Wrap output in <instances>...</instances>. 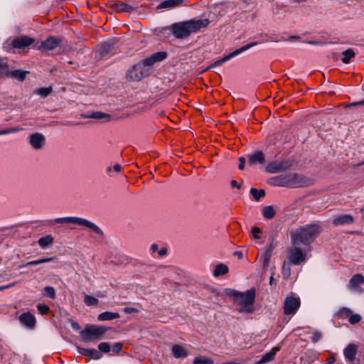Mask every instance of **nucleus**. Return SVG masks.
I'll use <instances>...</instances> for the list:
<instances>
[{"label": "nucleus", "mask_w": 364, "mask_h": 364, "mask_svg": "<svg viewBox=\"0 0 364 364\" xmlns=\"http://www.w3.org/2000/svg\"><path fill=\"white\" fill-rule=\"evenodd\" d=\"M55 259V257H44L41 259V264L42 263H46V262H50Z\"/></svg>", "instance_id": "51"}, {"label": "nucleus", "mask_w": 364, "mask_h": 364, "mask_svg": "<svg viewBox=\"0 0 364 364\" xmlns=\"http://www.w3.org/2000/svg\"><path fill=\"white\" fill-rule=\"evenodd\" d=\"M112 170L117 173H119L122 170V166L119 164H115L113 166V167H107L106 171L107 173H109Z\"/></svg>", "instance_id": "46"}, {"label": "nucleus", "mask_w": 364, "mask_h": 364, "mask_svg": "<svg viewBox=\"0 0 364 364\" xmlns=\"http://www.w3.org/2000/svg\"><path fill=\"white\" fill-rule=\"evenodd\" d=\"M52 92V87H41L39 89L36 90L35 93L43 97H46L48 95H50Z\"/></svg>", "instance_id": "35"}, {"label": "nucleus", "mask_w": 364, "mask_h": 364, "mask_svg": "<svg viewBox=\"0 0 364 364\" xmlns=\"http://www.w3.org/2000/svg\"><path fill=\"white\" fill-rule=\"evenodd\" d=\"M310 43H311V44H317L316 42H310Z\"/></svg>", "instance_id": "61"}, {"label": "nucleus", "mask_w": 364, "mask_h": 364, "mask_svg": "<svg viewBox=\"0 0 364 364\" xmlns=\"http://www.w3.org/2000/svg\"><path fill=\"white\" fill-rule=\"evenodd\" d=\"M343 58L341 59L342 62L345 64H347L350 62V59L354 58L355 53L352 48H348L342 53Z\"/></svg>", "instance_id": "27"}, {"label": "nucleus", "mask_w": 364, "mask_h": 364, "mask_svg": "<svg viewBox=\"0 0 364 364\" xmlns=\"http://www.w3.org/2000/svg\"><path fill=\"white\" fill-rule=\"evenodd\" d=\"M107 331V328L102 326L87 324L80 335L85 343L95 342L101 340Z\"/></svg>", "instance_id": "7"}, {"label": "nucleus", "mask_w": 364, "mask_h": 364, "mask_svg": "<svg viewBox=\"0 0 364 364\" xmlns=\"http://www.w3.org/2000/svg\"><path fill=\"white\" fill-rule=\"evenodd\" d=\"M123 311L126 314H134L139 311L138 309L134 307H125L123 309Z\"/></svg>", "instance_id": "49"}, {"label": "nucleus", "mask_w": 364, "mask_h": 364, "mask_svg": "<svg viewBox=\"0 0 364 364\" xmlns=\"http://www.w3.org/2000/svg\"><path fill=\"white\" fill-rule=\"evenodd\" d=\"M119 314L117 312L105 311L98 315L97 319L100 321H105L119 318Z\"/></svg>", "instance_id": "25"}, {"label": "nucleus", "mask_w": 364, "mask_h": 364, "mask_svg": "<svg viewBox=\"0 0 364 364\" xmlns=\"http://www.w3.org/2000/svg\"><path fill=\"white\" fill-rule=\"evenodd\" d=\"M26 75V72L19 70H13L10 73V75L11 77H14L21 81H22L25 79Z\"/></svg>", "instance_id": "34"}, {"label": "nucleus", "mask_w": 364, "mask_h": 364, "mask_svg": "<svg viewBox=\"0 0 364 364\" xmlns=\"http://www.w3.org/2000/svg\"><path fill=\"white\" fill-rule=\"evenodd\" d=\"M235 255H237L238 257V258L241 259L242 256V253L241 252H236L235 253Z\"/></svg>", "instance_id": "59"}, {"label": "nucleus", "mask_w": 364, "mask_h": 364, "mask_svg": "<svg viewBox=\"0 0 364 364\" xmlns=\"http://www.w3.org/2000/svg\"><path fill=\"white\" fill-rule=\"evenodd\" d=\"M90 117L97 119H104L105 121H109L111 119L109 114L101 112H93Z\"/></svg>", "instance_id": "31"}, {"label": "nucleus", "mask_w": 364, "mask_h": 364, "mask_svg": "<svg viewBox=\"0 0 364 364\" xmlns=\"http://www.w3.org/2000/svg\"><path fill=\"white\" fill-rule=\"evenodd\" d=\"M269 183L276 186L295 188L309 186L312 182L297 174H287L272 178Z\"/></svg>", "instance_id": "5"}, {"label": "nucleus", "mask_w": 364, "mask_h": 364, "mask_svg": "<svg viewBox=\"0 0 364 364\" xmlns=\"http://www.w3.org/2000/svg\"><path fill=\"white\" fill-rule=\"evenodd\" d=\"M84 303L87 306H97L99 303V301L97 298L92 296L88 294H85L84 296Z\"/></svg>", "instance_id": "32"}, {"label": "nucleus", "mask_w": 364, "mask_h": 364, "mask_svg": "<svg viewBox=\"0 0 364 364\" xmlns=\"http://www.w3.org/2000/svg\"><path fill=\"white\" fill-rule=\"evenodd\" d=\"M257 42H252L250 43H248L238 49H236L235 50H234L233 52L223 56V58H221L220 59H218L216 61H215L214 63H213L211 65H210L207 70H210V69H212L213 68H215V67H218V66H220L221 65H223V63H225V62L230 60V59H232V58L241 54L242 53L247 50L248 49L252 48L253 46L257 45Z\"/></svg>", "instance_id": "9"}, {"label": "nucleus", "mask_w": 364, "mask_h": 364, "mask_svg": "<svg viewBox=\"0 0 364 364\" xmlns=\"http://www.w3.org/2000/svg\"><path fill=\"white\" fill-rule=\"evenodd\" d=\"M291 264L289 262H284L282 265V274L284 277L289 278L291 275Z\"/></svg>", "instance_id": "36"}, {"label": "nucleus", "mask_w": 364, "mask_h": 364, "mask_svg": "<svg viewBox=\"0 0 364 364\" xmlns=\"http://www.w3.org/2000/svg\"><path fill=\"white\" fill-rule=\"evenodd\" d=\"M41 264V259H37V260H33V261L28 262L26 264H22L19 267L20 268H23V267H26V266L38 265V264Z\"/></svg>", "instance_id": "48"}, {"label": "nucleus", "mask_w": 364, "mask_h": 364, "mask_svg": "<svg viewBox=\"0 0 364 364\" xmlns=\"http://www.w3.org/2000/svg\"><path fill=\"white\" fill-rule=\"evenodd\" d=\"M230 185L232 188H240L241 185L238 183L235 180H232L230 182Z\"/></svg>", "instance_id": "52"}, {"label": "nucleus", "mask_w": 364, "mask_h": 364, "mask_svg": "<svg viewBox=\"0 0 364 364\" xmlns=\"http://www.w3.org/2000/svg\"><path fill=\"white\" fill-rule=\"evenodd\" d=\"M122 346L123 344L121 342L115 343L112 346L113 352L119 353L122 350Z\"/></svg>", "instance_id": "47"}, {"label": "nucleus", "mask_w": 364, "mask_h": 364, "mask_svg": "<svg viewBox=\"0 0 364 364\" xmlns=\"http://www.w3.org/2000/svg\"><path fill=\"white\" fill-rule=\"evenodd\" d=\"M230 295L233 297L234 304L239 312L249 314L254 311L255 299V291L254 289H250L245 292L232 290Z\"/></svg>", "instance_id": "4"}, {"label": "nucleus", "mask_w": 364, "mask_h": 364, "mask_svg": "<svg viewBox=\"0 0 364 364\" xmlns=\"http://www.w3.org/2000/svg\"><path fill=\"white\" fill-rule=\"evenodd\" d=\"M53 242V238L51 235H46L44 237H41L38 240V245L41 247L44 248L46 246L52 244Z\"/></svg>", "instance_id": "30"}, {"label": "nucleus", "mask_w": 364, "mask_h": 364, "mask_svg": "<svg viewBox=\"0 0 364 364\" xmlns=\"http://www.w3.org/2000/svg\"><path fill=\"white\" fill-rule=\"evenodd\" d=\"M336 361V359L333 356L328 357L326 359V363L327 364H333Z\"/></svg>", "instance_id": "54"}, {"label": "nucleus", "mask_w": 364, "mask_h": 364, "mask_svg": "<svg viewBox=\"0 0 364 364\" xmlns=\"http://www.w3.org/2000/svg\"><path fill=\"white\" fill-rule=\"evenodd\" d=\"M262 215L264 218L272 219L275 215V210L272 205L265 206L262 210Z\"/></svg>", "instance_id": "29"}, {"label": "nucleus", "mask_w": 364, "mask_h": 364, "mask_svg": "<svg viewBox=\"0 0 364 364\" xmlns=\"http://www.w3.org/2000/svg\"><path fill=\"white\" fill-rule=\"evenodd\" d=\"M34 42V39L28 36H20L12 41L14 48H24Z\"/></svg>", "instance_id": "15"}, {"label": "nucleus", "mask_w": 364, "mask_h": 364, "mask_svg": "<svg viewBox=\"0 0 364 364\" xmlns=\"http://www.w3.org/2000/svg\"><path fill=\"white\" fill-rule=\"evenodd\" d=\"M279 350V348L274 347L269 352L264 354L257 362L258 364L266 363L274 360L276 353Z\"/></svg>", "instance_id": "23"}, {"label": "nucleus", "mask_w": 364, "mask_h": 364, "mask_svg": "<svg viewBox=\"0 0 364 364\" xmlns=\"http://www.w3.org/2000/svg\"><path fill=\"white\" fill-rule=\"evenodd\" d=\"M44 294L51 299H55L56 295L55 289L49 286L44 288Z\"/></svg>", "instance_id": "39"}, {"label": "nucleus", "mask_w": 364, "mask_h": 364, "mask_svg": "<svg viewBox=\"0 0 364 364\" xmlns=\"http://www.w3.org/2000/svg\"><path fill=\"white\" fill-rule=\"evenodd\" d=\"M98 351L100 352L101 354H102V353H108L111 350V347L109 343L102 342L98 344Z\"/></svg>", "instance_id": "37"}, {"label": "nucleus", "mask_w": 364, "mask_h": 364, "mask_svg": "<svg viewBox=\"0 0 364 364\" xmlns=\"http://www.w3.org/2000/svg\"><path fill=\"white\" fill-rule=\"evenodd\" d=\"M167 57L166 52H157L134 65L127 73V78L132 81H139L148 75L147 66L161 62Z\"/></svg>", "instance_id": "1"}, {"label": "nucleus", "mask_w": 364, "mask_h": 364, "mask_svg": "<svg viewBox=\"0 0 364 364\" xmlns=\"http://www.w3.org/2000/svg\"><path fill=\"white\" fill-rule=\"evenodd\" d=\"M287 260L294 265H299L304 262L306 259V251L299 245H294L287 253Z\"/></svg>", "instance_id": "8"}, {"label": "nucleus", "mask_w": 364, "mask_h": 364, "mask_svg": "<svg viewBox=\"0 0 364 364\" xmlns=\"http://www.w3.org/2000/svg\"><path fill=\"white\" fill-rule=\"evenodd\" d=\"M51 224L53 223H65V224H70L75 226H78L81 228H85L87 229L91 230L94 232L102 235V232L100 230V228L97 226L95 223L92 222L79 217H64V218H55V220H52L50 222Z\"/></svg>", "instance_id": "6"}, {"label": "nucleus", "mask_w": 364, "mask_h": 364, "mask_svg": "<svg viewBox=\"0 0 364 364\" xmlns=\"http://www.w3.org/2000/svg\"><path fill=\"white\" fill-rule=\"evenodd\" d=\"M45 136L41 133L32 134L29 137V144L35 149H41L45 144Z\"/></svg>", "instance_id": "12"}, {"label": "nucleus", "mask_w": 364, "mask_h": 364, "mask_svg": "<svg viewBox=\"0 0 364 364\" xmlns=\"http://www.w3.org/2000/svg\"><path fill=\"white\" fill-rule=\"evenodd\" d=\"M357 353V346L355 344L350 343L343 350V355L348 361H353Z\"/></svg>", "instance_id": "19"}, {"label": "nucleus", "mask_w": 364, "mask_h": 364, "mask_svg": "<svg viewBox=\"0 0 364 364\" xmlns=\"http://www.w3.org/2000/svg\"><path fill=\"white\" fill-rule=\"evenodd\" d=\"M209 24L208 19L190 20L173 23L170 26V31L176 38H186L191 34L206 28Z\"/></svg>", "instance_id": "3"}, {"label": "nucleus", "mask_w": 364, "mask_h": 364, "mask_svg": "<svg viewBox=\"0 0 364 364\" xmlns=\"http://www.w3.org/2000/svg\"><path fill=\"white\" fill-rule=\"evenodd\" d=\"M244 1L247 2L248 0H244Z\"/></svg>", "instance_id": "63"}, {"label": "nucleus", "mask_w": 364, "mask_h": 364, "mask_svg": "<svg viewBox=\"0 0 364 364\" xmlns=\"http://www.w3.org/2000/svg\"><path fill=\"white\" fill-rule=\"evenodd\" d=\"M301 305V301L299 296L294 294L288 295L284 303V313L285 315H294Z\"/></svg>", "instance_id": "10"}, {"label": "nucleus", "mask_w": 364, "mask_h": 364, "mask_svg": "<svg viewBox=\"0 0 364 364\" xmlns=\"http://www.w3.org/2000/svg\"><path fill=\"white\" fill-rule=\"evenodd\" d=\"M72 327H73V329H75V330H80V325L77 322L72 323Z\"/></svg>", "instance_id": "56"}, {"label": "nucleus", "mask_w": 364, "mask_h": 364, "mask_svg": "<svg viewBox=\"0 0 364 364\" xmlns=\"http://www.w3.org/2000/svg\"><path fill=\"white\" fill-rule=\"evenodd\" d=\"M38 312L42 314H48L50 311V308L45 304H39L37 306Z\"/></svg>", "instance_id": "40"}, {"label": "nucleus", "mask_w": 364, "mask_h": 364, "mask_svg": "<svg viewBox=\"0 0 364 364\" xmlns=\"http://www.w3.org/2000/svg\"><path fill=\"white\" fill-rule=\"evenodd\" d=\"M322 337V333L320 331H314L312 332V336L310 337V339L313 343L318 342Z\"/></svg>", "instance_id": "42"}, {"label": "nucleus", "mask_w": 364, "mask_h": 364, "mask_svg": "<svg viewBox=\"0 0 364 364\" xmlns=\"http://www.w3.org/2000/svg\"><path fill=\"white\" fill-rule=\"evenodd\" d=\"M364 105V100L351 103L349 106Z\"/></svg>", "instance_id": "55"}, {"label": "nucleus", "mask_w": 364, "mask_h": 364, "mask_svg": "<svg viewBox=\"0 0 364 364\" xmlns=\"http://www.w3.org/2000/svg\"><path fill=\"white\" fill-rule=\"evenodd\" d=\"M193 364H214V361L211 358L205 355H198L194 358Z\"/></svg>", "instance_id": "26"}, {"label": "nucleus", "mask_w": 364, "mask_h": 364, "mask_svg": "<svg viewBox=\"0 0 364 364\" xmlns=\"http://www.w3.org/2000/svg\"><path fill=\"white\" fill-rule=\"evenodd\" d=\"M158 250V245L156 244H152L150 247V252L151 254L155 253Z\"/></svg>", "instance_id": "53"}, {"label": "nucleus", "mask_w": 364, "mask_h": 364, "mask_svg": "<svg viewBox=\"0 0 364 364\" xmlns=\"http://www.w3.org/2000/svg\"><path fill=\"white\" fill-rule=\"evenodd\" d=\"M289 164L287 162L273 161L266 166V171L270 173L282 172L287 169Z\"/></svg>", "instance_id": "13"}, {"label": "nucleus", "mask_w": 364, "mask_h": 364, "mask_svg": "<svg viewBox=\"0 0 364 364\" xmlns=\"http://www.w3.org/2000/svg\"><path fill=\"white\" fill-rule=\"evenodd\" d=\"M239 166H238V168L240 170H243L244 168H245V159L244 157H240L239 159Z\"/></svg>", "instance_id": "50"}, {"label": "nucleus", "mask_w": 364, "mask_h": 364, "mask_svg": "<svg viewBox=\"0 0 364 364\" xmlns=\"http://www.w3.org/2000/svg\"><path fill=\"white\" fill-rule=\"evenodd\" d=\"M183 0H165L157 6V9H173L182 4Z\"/></svg>", "instance_id": "21"}, {"label": "nucleus", "mask_w": 364, "mask_h": 364, "mask_svg": "<svg viewBox=\"0 0 364 364\" xmlns=\"http://www.w3.org/2000/svg\"><path fill=\"white\" fill-rule=\"evenodd\" d=\"M364 284V277L360 274H356L349 281L348 288L356 293H363L361 285Z\"/></svg>", "instance_id": "11"}, {"label": "nucleus", "mask_w": 364, "mask_h": 364, "mask_svg": "<svg viewBox=\"0 0 364 364\" xmlns=\"http://www.w3.org/2000/svg\"><path fill=\"white\" fill-rule=\"evenodd\" d=\"M9 73V67L6 62L0 60V77Z\"/></svg>", "instance_id": "38"}, {"label": "nucleus", "mask_w": 364, "mask_h": 364, "mask_svg": "<svg viewBox=\"0 0 364 364\" xmlns=\"http://www.w3.org/2000/svg\"><path fill=\"white\" fill-rule=\"evenodd\" d=\"M77 352L84 356L88 357L92 360H100L102 358V354L95 348H86L77 347Z\"/></svg>", "instance_id": "14"}, {"label": "nucleus", "mask_w": 364, "mask_h": 364, "mask_svg": "<svg viewBox=\"0 0 364 364\" xmlns=\"http://www.w3.org/2000/svg\"><path fill=\"white\" fill-rule=\"evenodd\" d=\"M264 161V155L262 151H256L248 156V164L250 166H254L256 164H263Z\"/></svg>", "instance_id": "18"}, {"label": "nucleus", "mask_w": 364, "mask_h": 364, "mask_svg": "<svg viewBox=\"0 0 364 364\" xmlns=\"http://www.w3.org/2000/svg\"><path fill=\"white\" fill-rule=\"evenodd\" d=\"M321 228L319 225L311 224L299 227L291 232L293 245H309L319 235Z\"/></svg>", "instance_id": "2"}, {"label": "nucleus", "mask_w": 364, "mask_h": 364, "mask_svg": "<svg viewBox=\"0 0 364 364\" xmlns=\"http://www.w3.org/2000/svg\"><path fill=\"white\" fill-rule=\"evenodd\" d=\"M250 193L256 200H259L265 196V192L263 189L257 190L256 188H251Z\"/></svg>", "instance_id": "33"}, {"label": "nucleus", "mask_w": 364, "mask_h": 364, "mask_svg": "<svg viewBox=\"0 0 364 364\" xmlns=\"http://www.w3.org/2000/svg\"><path fill=\"white\" fill-rule=\"evenodd\" d=\"M359 165H364V161L360 163V164H359Z\"/></svg>", "instance_id": "62"}, {"label": "nucleus", "mask_w": 364, "mask_h": 364, "mask_svg": "<svg viewBox=\"0 0 364 364\" xmlns=\"http://www.w3.org/2000/svg\"><path fill=\"white\" fill-rule=\"evenodd\" d=\"M353 221V218L350 215H341L334 218L333 223L335 225L350 224Z\"/></svg>", "instance_id": "22"}, {"label": "nucleus", "mask_w": 364, "mask_h": 364, "mask_svg": "<svg viewBox=\"0 0 364 364\" xmlns=\"http://www.w3.org/2000/svg\"><path fill=\"white\" fill-rule=\"evenodd\" d=\"M339 315L341 317L345 318V317H350L351 315V311L350 309L348 308H343L340 309L339 311Z\"/></svg>", "instance_id": "44"}, {"label": "nucleus", "mask_w": 364, "mask_h": 364, "mask_svg": "<svg viewBox=\"0 0 364 364\" xmlns=\"http://www.w3.org/2000/svg\"><path fill=\"white\" fill-rule=\"evenodd\" d=\"M272 251V247H269L267 250L265 251V252L261 257L260 260L262 263L264 268H267L269 265L270 258H271Z\"/></svg>", "instance_id": "28"}, {"label": "nucleus", "mask_w": 364, "mask_h": 364, "mask_svg": "<svg viewBox=\"0 0 364 364\" xmlns=\"http://www.w3.org/2000/svg\"><path fill=\"white\" fill-rule=\"evenodd\" d=\"M160 256H164L166 254V249L162 248L158 252Z\"/></svg>", "instance_id": "57"}, {"label": "nucleus", "mask_w": 364, "mask_h": 364, "mask_svg": "<svg viewBox=\"0 0 364 364\" xmlns=\"http://www.w3.org/2000/svg\"><path fill=\"white\" fill-rule=\"evenodd\" d=\"M2 132H3V129L0 130V135H5V134H1Z\"/></svg>", "instance_id": "60"}, {"label": "nucleus", "mask_w": 364, "mask_h": 364, "mask_svg": "<svg viewBox=\"0 0 364 364\" xmlns=\"http://www.w3.org/2000/svg\"><path fill=\"white\" fill-rule=\"evenodd\" d=\"M361 320V316L360 314H355L350 316L348 318V321L351 324H355L360 322Z\"/></svg>", "instance_id": "41"}, {"label": "nucleus", "mask_w": 364, "mask_h": 364, "mask_svg": "<svg viewBox=\"0 0 364 364\" xmlns=\"http://www.w3.org/2000/svg\"><path fill=\"white\" fill-rule=\"evenodd\" d=\"M14 284H15V283H13V284H9V285H6V286H1L0 291L6 289H9V288L13 287Z\"/></svg>", "instance_id": "58"}, {"label": "nucleus", "mask_w": 364, "mask_h": 364, "mask_svg": "<svg viewBox=\"0 0 364 364\" xmlns=\"http://www.w3.org/2000/svg\"><path fill=\"white\" fill-rule=\"evenodd\" d=\"M171 353L176 358H185L188 355V350L182 345H173L171 348Z\"/></svg>", "instance_id": "17"}, {"label": "nucleus", "mask_w": 364, "mask_h": 364, "mask_svg": "<svg viewBox=\"0 0 364 364\" xmlns=\"http://www.w3.org/2000/svg\"><path fill=\"white\" fill-rule=\"evenodd\" d=\"M19 321L21 323L25 325L29 328H33L36 326L35 316L30 312H26L22 314L19 316Z\"/></svg>", "instance_id": "16"}, {"label": "nucleus", "mask_w": 364, "mask_h": 364, "mask_svg": "<svg viewBox=\"0 0 364 364\" xmlns=\"http://www.w3.org/2000/svg\"><path fill=\"white\" fill-rule=\"evenodd\" d=\"M22 129H23L20 128V127L7 128V129H3V132H1V134H12V133H16V132L21 131Z\"/></svg>", "instance_id": "43"}, {"label": "nucleus", "mask_w": 364, "mask_h": 364, "mask_svg": "<svg viewBox=\"0 0 364 364\" xmlns=\"http://www.w3.org/2000/svg\"><path fill=\"white\" fill-rule=\"evenodd\" d=\"M60 41L58 38L50 37L41 43V48L44 50H53L59 46Z\"/></svg>", "instance_id": "20"}, {"label": "nucleus", "mask_w": 364, "mask_h": 364, "mask_svg": "<svg viewBox=\"0 0 364 364\" xmlns=\"http://www.w3.org/2000/svg\"><path fill=\"white\" fill-rule=\"evenodd\" d=\"M260 232H261L260 228H259L258 227H254L251 231L252 237H253L255 239H260L261 238V236L259 235Z\"/></svg>", "instance_id": "45"}, {"label": "nucleus", "mask_w": 364, "mask_h": 364, "mask_svg": "<svg viewBox=\"0 0 364 364\" xmlns=\"http://www.w3.org/2000/svg\"><path fill=\"white\" fill-rule=\"evenodd\" d=\"M228 272H229L228 267L225 264L220 263V264H218L215 265V267L213 269V275L215 277H218L220 276H223V275L228 274Z\"/></svg>", "instance_id": "24"}]
</instances>
